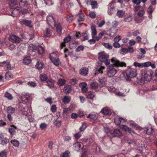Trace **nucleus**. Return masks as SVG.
Returning <instances> with one entry per match:
<instances>
[{"instance_id": "1", "label": "nucleus", "mask_w": 157, "mask_h": 157, "mask_svg": "<svg viewBox=\"0 0 157 157\" xmlns=\"http://www.w3.org/2000/svg\"><path fill=\"white\" fill-rule=\"evenodd\" d=\"M10 6L11 9V15L13 17H16L19 15L20 12L19 9L17 6V1L16 0H10Z\"/></svg>"}, {"instance_id": "2", "label": "nucleus", "mask_w": 157, "mask_h": 157, "mask_svg": "<svg viewBox=\"0 0 157 157\" xmlns=\"http://www.w3.org/2000/svg\"><path fill=\"white\" fill-rule=\"evenodd\" d=\"M136 71L132 68H129L126 72L122 73L121 76L124 77L127 81H130L131 78L134 77L137 75Z\"/></svg>"}, {"instance_id": "3", "label": "nucleus", "mask_w": 157, "mask_h": 157, "mask_svg": "<svg viewBox=\"0 0 157 157\" xmlns=\"http://www.w3.org/2000/svg\"><path fill=\"white\" fill-rule=\"evenodd\" d=\"M50 59L52 62L56 66H58L60 63V62L58 56L55 52H53L50 54Z\"/></svg>"}, {"instance_id": "4", "label": "nucleus", "mask_w": 157, "mask_h": 157, "mask_svg": "<svg viewBox=\"0 0 157 157\" xmlns=\"http://www.w3.org/2000/svg\"><path fill=\"white\" fill-rule=\"evenodd\" d=\"M153 75V72L151 70L144 71L142 74V77L144 80L147 82L150 81Z\"/></svg>"}, {"instance_id": "5", "label": "nucleus", "mask_w": 157, "mask_h": 157, "mask_svg": "<svg viewBox=\"0 0 157 157\" xmlns=\"http://www.w3.org/2000/svg\"><path fill=\"white\" fill-rule=\"evenodd\" d=\"M126 143L129 144H132L133 146H136L139 148L144 147V145L142 144V143H143V142L140 140L135 141L133 139H128L127 140Z\"/></svg>"}, {"instance_id": "6", "label": "nucleus", "mask_w": 157, "mask_h": 157, "mask_svg": "<svg viewBox=\"0 0 157 157\" xmlns=\"http://www.w3.org/2000/svg\"><path fill=\"white\" fill-rule=\"evenodd\" d=\"M107 75L109 77H113L117 72V70L113 67V65H109L107 68Z\"/></svg>"}, {"instance_id": "7", "label": "nucleus", "mask_w": 157, "mask_h": 157, "mask_svg": "<svg viewBox=\"0 0 157 157\" xmlns=\"http://www.w3.org/2000/svg\"><path fill=\"white\" fill-rule=\"evenodd\" d=\"M115 3V1L113 0L108 6V13L110 15H111L115 12V7L114 6Z\"/></svg>"}, {"instance_id": "8", "label": "nucleus", "mask_w": 157, "mask_h": 157, "mask_svg": "<svg viewBox=\"0 0 157 157\" xmlns=\"http://www.w3.org/2000/svg\"><path fill=\"white\" fill-rule=\"evenodd\" d=\"M111 61L113 63L114 65L117 67H125L126 66V64L125 63L120 62L115 57L112 58L111 59Z\"/></svg>"}, {"instance_id": "9", "label": "nucleus", "mask_w": 157, "mask_h": 157, "mask_svg": "<svg viewBox=\"0 0 157 157\" xmlns=\"http://www.w3.org/2000/svg\"><path fill=\"white\" fill-rule=\"evenodd\" d=\"M0 66L3 67L4 70L6 71L11 70L13 68V67L11 66L10 63L8 61L0 63Z\"/></svg>"}, {"instance_id": "10", "label": "nucleus", "mask_w": 157, "mask_h": 157, "mask_svg": "<svg viewBox=\"0 0 157 157\" xmlns=\"http://www.w3.org/2000/svg\"><path fill=\"white\" fill-rule=\"evenodd\" d=\"M151 64V62L149 61L142 63L135 62L134 63L133 65L136 67L142 68L144 67H148L150 66Z\"/></svg>"}, {"instance_id": "11", "label": "nucleus", "mask_w": 157, "mask_h": 157, "mask_svg": "<svg viewBox=\"0 0 157 157\" xmlns=\"http://www.w3.org/2000/svg\"><path fill=\"white\" fill-rule=\"evenodd\" d=\"M98 59L101 62H104L106 59L109 58V55L103 51L98 53Z\"/></svg>"}, {"instance_id": "12", "label": "nucleus", "mask_w": 157, "mask_h": 157, "mask_svg": "<svg viewBox=\"0 0 157 157\" xmlns=\"http://www.w3.org/2000/svg\"><path fill=\"white\" fill-rule=\"evenodd\" d=\"M48 24L52 27L55 26V22L53 17L52 15H49L47 17Z\"/></svg>"}, {"instance_id": "13", "label": "nucleus", "mask_w": 157, "mask_h": 157, "mask_svg": "<svg viewBox=\"0 0 157 157\" xmlns=\"http://www.w3.org/2000/svg\"><path fill=\"white\" fill-rule=\"evenodd\" d=\"M9 40L13 43H18L21 40V38L15 35H12L10 36Z\"/></svg>"}, {"instance_id": "14", "label": "nucleus", "mask_w": 157, "mask_h": 157, "mask_svg": "<svg viewBox=\"0 0 157 157\" xmlns=\"http://www.w3.org/2000/svg\"><path fill=\"white\" fill-rule=\"evenodd\" d=\"M110 134L113 137H120L122 135V133L119 129H115L113 131H111Z\"/></svg>"}, {"instance_id": "15", "label": "nucleus", "mask_w": 157, "mask_h": 157, "mask_svg": "<svg viewBox=\"0 0 157 157\" xmlns=\"http://www.w3.org/2000/svg\"><path fill=\"white\" fill-rule=\"evenodd\" d=\"M0 144L3 145H6L10 141L9 139L6 137H4L2 136V133L0 134Z\"/></svg>"}, {"instance_id": "16", "label": "nucleus", "mask_w": 157, "mask_h": 157, "mask_svg": "<svg viewBox=\"0 0 157 157\" xmlns=\"http://www.w3.org/2000/svg\"><path fill=\"white\" fill-rule=\"evenodd\" d=\"M143 129L144 133L148 135L151 134L154 132V128L151 125L144 128Z\"/></svg>"}, {"instance_id": "17", "label": "nucleus", "mask_w": 157, "mask_h": 157, "mask_svg": "<svg viewBox=\"0 0 157 157\" xmlns=\"http://www.w3.org/2000/svg\"><path fill=\"white\" fill-rule=\"evenodd\" d=\"M30 96V95L29 94L24 93L21 96V99L22 101L25 103H27L29 102Z\"/></svg>"}, {"instance_id": "18", "label": "nucleus", "mask_w": 157, "mask_h": 157, "mask_svg": "<svg viewBox=\"0 0 157 157\" xmlns=\"http://www.w3.org/2000/svg\"><path fill=\"white\" fill-rule=\"evenodd\" d=\"M83 144L80 142H77L75 143L73 145V147L75 150L77 151H78L82 149L83 147Z\"/></svg>"}, {"instance_id": "19", "label": "nucleus", "mask_w": 157, "mask_h": 157, "mask_svg": "<svg viewBox=\"0 0 157 157\" xmlns=\"http://www.w3.org/2000/svg\"><path fill=\"white\" fill-rule=\"evenodd\" d=\"M153 84L151 88V90H157V70L155 72V75L153 81Z\"/></svg>"}, {"instance_id": "20", "label": "nucleus", "mask_w": 157, "mask_h": 157, "mask_svg": "<svg viewBox=\"0 0 157 157\" xmlns=\"http://www.w3.org/2000/svg\"><path fill=\"white\" fill-rule=\"evenodd\" d=\"M114 120L116 124L119 125L121 122H124L126 121V120L125 119L119 117V116H117L114 118Z\"/></svg>"}, {"instance_id": "21", "label": "nucleus", "mask_w": 157, "mask_h": 157, "mask_svg": "<svg viewBox=\"0 0 157 157\" xmlns=\"http://www.w3.org/2000/svg\"><path fill=\"white\" fill-rule=\"evenodd\" d=\"M79 73L81 75L86 76L88 73V69L86 67H83L80 69Z\"/></svg>"}, {"instance_id": "22", "label": "nucleus", "mask_w": 157, "mask_h": 157, "mask_svg": "<svg viewBox=\"0 0 157 157\" xmlns=\"http://www.w3.org/2000/svg\"><path fill=\"white\" fill-rule=\"evenodd\" d=\"M101 112L104 115L109 116L112 114V111L109 109L108 108L105 107L102 109Z\"/></svg>"}, {"instance_id": "23", "label": "nucleus", "mask_w": 157, "mask_h": 157, "mask_svg": "<svg viewBox=\"0 0 157 157\" xmlns=\"http://www.w3.org/2000/svg\"><path fill=\"white\" fill-rule=\"evenodd\" d=\"M20 23L21 25H24L29 26L32 27L31 22L30 21L26 20H20Z\"/></svg>"}, {"instance_id": "24", "label": "nucleus", "mask_w": 157, "mask_h": 157, "mask_svg": "<svg viewBox=\"0 0 157 157\" xmlns=\"http://www.w3.org/2000/svg\"><path fill=\"white\" fill-rule=\"evenodd\" d=\"M52 32V29L49 28H47L46 30L43 32L44 36L45 37H49L51 36Z\"/></svg>"}, {"instance_id": "25", "label": "nucleus", "mask_w": 157, "mask_h": 157, "mask_svg": "<svg viewBox=\"0 0 157 157\" xmlns=\"http://www.w3.org/2000/svg\"><path fill=\"white\" fill-rule=\"evenodd\" d=\"M65 19L67 22L69 23L73 21L74 19V16L71 14H67L65 17Z\"/></svg>"}, {"instance_id": "26", "label": "nucleus", "mask_w": 157, "mask_h": 157, "mask_svg": "<svg viewBox=\"0 0 157 157\" xmlns=\"http://www.w3.org/2000/svg\"><path fill=\"white\" fill-rule=\"evenodd\" d=\"M121 128L123 130L126 132H127L130 133L132 134L134 133L133 131H132L129 127L125 125H122L121 126Z\"/></svg>"}, {"instance_id": "27", "label": "nucleus", "mask_w": 157, "mask_h": 157, "mask_svg": "<svg viewBox=\"0 0 157 157\" xmlns=\"http://www.w3.org/2000/svg\"><path fill=\"white\" fill-rule=\"evenodd\" d=\"M44 67V64L41 61H38L36 65V69L39 70H41Z\"/></svg>"}, {"instance_id": "28", "label": "nucleus", "mask_w": 157, "mask_h": 157, "mask_svg": "<svg viewBox=\"0 0 157 157\" xmlns=\"http://www.w3.org/2000/svg\"><path fill=\"white\" fill-rule=\"evenodd\" d=\"M71 90V87L70 85H67L65 86L63 89V92L66 94L70 93Z\"/></svg>"}, {"instance_id": "29", "label": "nucleus", "mask_w": 157, "mask_h": 157, "mask_svg": "<svg viewBox=\"0 0 157 157\" xmlns=\"http://www.w3.org/2000/svg\"><path fill=\"white\" fill-rule=\"evenodd\" d=\"M84 14L81 11L77 15L78 20V21H83L84 20Z\"/></svg>"}, {"instance_id": "30", "label": "nucleus", "mask_w": 157, "mask_h": 157, "mask_svg": "<svg viewBox=\"0 0 157 157\" xmlns=\"http://www.w3.org/2000/svg\"><path fill=\"white\" fill-rule=\"evenodd\" d=\"M87 96L88 98L93 99L95 97V94L94 92L90 91L87 93Z\"/></svg>"}, {"instance_id": "31", "label": "nucleus", "mask_w": 157, "mask_h": 157, "mask_svg": "<svg viewBox=\"0 0 157 157\" xmlns=\"http://www.w3.org/2000/svg\"><path fill=\"white\" fill-rule=\"evenodd\" d=\"M118 30L117 28L115 27H113L110 29V33L111 36H113L116 34Z\"/></svg>"}, {"instance_id": "32", "label": "nucleus", "mask_w": 157, "mask_h": 157, "mask_svg": "<svg viewBox=\"0 0 157 157\" xmlns=\"http://www.w3.org/2000/svg\"><path fill=\"white\" fill-rule=\"evenodd\" d=\"M29 49L30 51L35 52L36 50L37 47L35 44H31L29 47Z\"/></svg>"}, {"instance_id": "33", "label": "nucleus", "mask_w": 157, "mask_h": 157, "mask_svg": "<svg viewBox=\"0 0 157 157\" xmlns=\"http://www.w3.org/2000/svg\"><path fill=\"white\" fill-rule=\"evenodd\" d=\"M98 83L96 82H91L90 84V88L93 90H95L97 89L98 86Z\"/></svg>"}, {"instance_id": "34", "label": "nucleus", "mask_w": 157, "mask_h": 157, "mask_svg": "<svg viewBox=\"0 0 157 157\" xmlns=\"http://www.w3.org/2000/svg\"><path fill=\"white\" fill-rule=\"evenodd\" d=\"M7 110L8 114H12L15 112L16 109L10 106L7 108Z\"/></svg>"}, {"instance_id": "35", "label": "nucleus", "mask_w": 157, "mask_h": 157, "mask_svg": "<svg viewBox=\"0 0 157 157\" xmlns=\"http://www.w3.org/2000/svg\"><path fill=\"white\" fill-rule=\"evenodd\" d=\"M28 3L26 0H21L19 3L20 6L22 8L26 7Z\"/></svg>"}, {"instance_id": "36", "label": "nucleus", "mask_w": 157, "mask_h": 157, "mask_svg": "<svg viewBox=\"0 0 157 157\" xmlns=\"http://www.w3.org/2000/svg\"><path fill=\"white\" fill-rule=\"evenodd\" d=\"M47 85L50 88L53 87L54 86V82L51 80L48 79L47 81Z\"/></svg>"}, {"instance_id": "37", "label": "nucleus", "mask_w": 157, "mask_h": 157, "mask_svg": "<svg viewBox=\"0 0 157 157\" xmlns=\"http://www.w3.org/2000/svg\"><path fill=\"white\" fill-rule=\"evenodd\" d=\"M87 118L92 120H96L98 118V114H90L87 116Z\"/></svg>"}, {"instance_id": "38", "label": "nucleus", "mask_w": 157, "mask_h": 157, "mask_svg": "<svg viewBox=\"0 0 157 157\" xmlns=\"http://www.w3.org/2000/svg\"><path fill=\"white\" fill-rule=\"evenodd\" d=\"M125 13V11L122 10H119L117 13L116 15L119 17H122Z\"/></svg>"}, {"instance_id": "39", "label": "nucleus", "mask_w": 157, "mask_h": 157, "mask_svg": "<svg viewBox=\"0 0 157 157\" xmlns=\"http://www.w3.org/2000/svg\"><path fill=\"white\" fill-rule=\"evenodd\" d=\"M30 57L29 56L25 57L23 59V63L26 64H29L31 62Z\"/></svg>"}, {"instance_id": "40", "label": "nucleus", "mask_w": 157, "mask_h": 157, "mask_svg": "<svg viewBox=\"0 0 157 157\" xmlns=\"http://www.w3.org/2000/svg\"><path fill=\"white\" fill-rule=\"evenodd\" d=\"M39 77L40 79L42 81H45L48 79V76L45 74H41L40 75Z\"/></svg>"}, {"instance_id": "41", "label": "nucleus", "mask_w": 157, "mask_h": 157, "mask_svg": "<svg viewBox=\"0 0 157 157\" xmlns=\"http://www.w3.org/2000/svg\"><path fill=\"white\" fill-rule=\"evenodd\" d=\"M71 99V97L68 96H65L63 99V101L64 103H68L69 102Z\"/></svg>"}, {"instance_id": "42", "label": "nucleus", "mask_w": 157, "mask_h": 157, "mask_svg": "<svg viewBox=\"0 0 157 157\" xmlns=\"http://www.w3.org/2000/svg\"><path fill=\"white\" fill-rule=\"evenodd\" d=\"M105 81L106 79L104 77H101L99 79V82L101 87L105 85Z\"/></svg>"}, {"instance_id": "43", "label": "nucleus", "mask_w": 157, "mask_h": 157, "mask_svg": "<svg viewBox=\"0 0 157 157\" xmlns=\"http://www.w3.org/2000/svg\"><path fill=\"white\" fill-rule=\"evenodd\" d=\"M91 29L92 30V36L93 38H95V36L97 34V32L96 31L95 28L94 26H92L91 27Z\"/></svg>"}, {"instance_id": "44", "label": "nucleus", "mask_w": 157, "mask_h": 157, "mask_svg": "<svg viewBox=\"0 0 157 157\" xmlns=\"http://www.w3.org/2000/svg\"><path fill=\"white\" fill-rule=\"evenodd\" d=\"M16 127L14 125H12L11 128L9 129V132L12 135H14L15 133V129H16Z\"/></svg>"}, {"instance_id": "45", "label": "nucleus", "mask_w": 157, "mask_h": 157, "mask_svg": "<svg viewBox=\"0 0 157 157\" xmlns=\"http://www.w3.org/2000/svg\"><path fill=\"white\" fill-rule=\"evenodd\" d=\"M38 51L39 54H42L44 52V49L42 46L38 45L37 47Z\"/></svg>"}, {"instance_id": "46", "label": "nucleus", "mask_w": 157, "mask_h": 157, "mask_svg": "<svg viewBox=\"0 0 157 157\" xmlns=\"http://www.w3.org/2000/svg\"><path fill=\"white\" fill-rule=\"evenodd\" d=\"M66 82V81L65 80L63 79H59L58 82L57 84L59 86H61L63 85Z\"/></svg>"}, {"instance_id": "47", "label": "nucleus", "mask_w": 157, "mask_h": 157, "mask_svg": "<svg viewBox=\"0 0 157 157\" xmlns=\"http://www.w3.org/2000/svg\"><path fill=\"white\" fill-rule=\"evenodd\" d=\"M4 96L9 100H12L13 99V97L12 95L8 92H5Z\"/></svg>"}, {"instance_id": "48", "label": "nucleus", "mask_w": 157, "mask_h": 157, "mask_svg": "<svg viewBox=\"0 0 157 157\" xmlns=\"http://www.w3.org/2000/svg\"><path fill=\"white\" fill-rule=\"evenodd\" d=\"M91 5L92 9H94L98 8V3L96 1H92L91 2Z\"/></svg>"}, {"instance_id": "49", "label": "nucleus", "mask_w": 157, "mask_h": 157, "mask_svg": "<svg viewBox=\"0 0 157 157\" xmlns=\"http://www.w3.org/2000/svg\"><path fill=\"white\" fill-rule=\"evenodd\" d=\"M11 143L15 147H18L19 145V142L16 140H13L10 141Z\"/></svg>"}, {"instance_id": "50", "label": "nucleus", "mask_w": 157, "mask_h": 157, "mask_svg": "<svg viewBox=\"0 0 157 157\" xmlns=\"http://www.w3.org/2000/svg\"><path fill=\"white\" fill-rule=\"evenodd\" d=\"M63 115H64L67 116V114L71 113V109L68 108L64 109L63 110Z\"/></svg>"}, {"instance_id": "51", "label": "nucleus", "mask_w": 157, "mask_h": 157, "mask_svg": "<svg viewBox=\"0 0 157 157\" xmlns=\"http://www.w3.org/2000/svg\"><path fill=\"white\" fill-rule=\"evenodd\" d=\"M105 68V67L104 66H102L101 65H99L97 66V70L99 73L102 74L103 73L102 70L104 69Z\"/></svg>"}, {"instance_id": "52", "label": "nucleus", "mask_w": 157, "mask_h": 157, "mask_svg": "<svg viewBox=\"0 0 157 157\" xmlns=\"http://www.w3.org/2000/svg\"><path fill=\"white\" fill-rule=\"evenodd\" d=\"M31 11V7L30 6H28L27 9H23L22 11V14L27 13H29Z\"/></svg>"}, {"instance_id": "53", "label": "nucleus", "mask_w": 157, "mask_h": 157, "mask_svg": "<svg viewBox=\"0 0 157 157\" xmlns=\"http://www.w3.org/2000/svg\"><path fill=\"white\" fill-rule=\"evenodd\" d=\"M56 31L58 33L60 34L61 33L62 28L60 24H58L56 26Z\"/></svg>"}, {"instance_id": "54", "label": "nucleus", "mask_w": 157, "mask_h": 157, "mask_svg": "<svg viewBox=\"0 0 157 157\" xmlns=\"http://www.w3.org/2000/svg\"><path fill=\"white\" fill-rule=\"evenodd\" d=\"M70 152L67 151L61 154L60 157H69Z\"/></svg>"}, {"instance_id": "55", "label": "nucleus", "mask_w": 157, "mask_h": 157, "mask_svg": "<svg viewBox=\"0 0 157 157\" xmlns=\"http://www.w3.org/2000/svg\"><path fill=\"white\" fill-rule=\"evenodd\" d=\"M128 52L127 49L126 48H122L121 49L120 53L121 54L124 55Z\"/></svg>"}, {"instance_id": "56", "label": "nucleus", "mask_w": 157, "mask_h": 157, "mask_svg": "<svg viewBox=\"0 0 157 157\" xmlns=\"http://www.w3.org/2000/svg\"><path fill=\"white\" fill-rule=\"evenodd\" d=\"M84 48V47L82 45L78 46L76 49V51L77 52H79L82 51Z\"/></svg>"}, {"instance_id": "57", "label": "nucleus", "mask_w": 157, "mask_h": 157, "mask_svg": "<svg viewBox=\"0 0 157 157\" xmlns=\"http://www.w3.org/2000/svg\"><path fill=\"white\" fill-rule=\"evenodd\" d=\"M5 78L6 79L8 80H9L12 78L11 74L10 72H7L6 74Z\"/></svg>"}, {"instance_id": "58", "label": "nucleus", "mask_w": 157, "mask_h": 157, "mask_svg": "<svg viewBox=\"0 0 157 157\" xmlns=\"http://www.w3.org/2000/svg\"><path fill=\"white\" fill-rule=\"evenodd\" d=\"M103 45H104L105 48H108L109 49H111L112 48V46L111 44L108 43H103Z\"/></svg>"}, {"instance_id": "59", "label": "nucleus", "mask_w": 157, "mask_h": 157, "mask_svg": "<svg viewBox=\"0 0 157 157\" xmlns=\"http://www.w3.org/2000/svg\"><path fill=\"white\" fill-rule=\"evenodd\" d=\"M27 84L31 87H35L36 86V83L33 82H28Z\"/></svg>"}, {"instance_id": "60", "label": "nucleus", "mask_w": 157, "mask_h": 157, "mask_svg": "<svg viewBox=\"0 0 157 157\" xmlns=\"http://www.w3.org/2000/svg\"><path fill=\"white\" fill-rule=\"evenodd\" d=\"M47 124L44 123H42L40 125V128L41 130H43L46 128L47 127Z\"/></svg>"}, {"instance_id": "61", "label": "nucleus", "mask_w": 157, "mask_h": 157, "mask_svg": "<svg viewBox=\"0 0 157 157\" xmlns=\"http://www.w3.org/2000/svg\"><path fill=\"white\" fill-rule=\"evenodd\" d=\"M96 14L95 12H90L89 14V16L92 18H94L95 17Z\"/></svg>"}, {"instance_id": "62", "label": "nucleus", "mask_w": 157, "mask_h": 157, "mask_svg": "<svg viewBox=\"0 0 157 157\" xmlns=\"http://www.w3.org/2000/svg\"><path fill=\"white\" fill-rule=\"evenodd\" d=\"M6 151L4 150L2 151L0 153V157H6Z\"/></svg>"}, {"instance_id": "63", "label": "nucleus", "mask_w": 157, "mask_h": 157, "mask_svg": "<svg viewBox=\"0 0 157 157\" xmlns=\"http://www.w3.org/2000/svg\"><path fill=\"white\" fill-rule=\"evenodd\" d=\"M121 37L120 36H117L114 39V42H118L119 41L121 40Z\"/></svg>"}, {"instance_id": "64", "label": "nucleus", "mask_w": 157, "mask_h": 157, "mask_svg": "<svg viewBox=\"0 0 157 157\" xmlns=\"http://www.w3.org/2000/svg\"><path fill=\"white\" fill-rule=\"evenodd\" d=\"M82 36L85 40L88 39V35L86 32L83 33L82 34Z\"/></svg>"}]
</instances>
